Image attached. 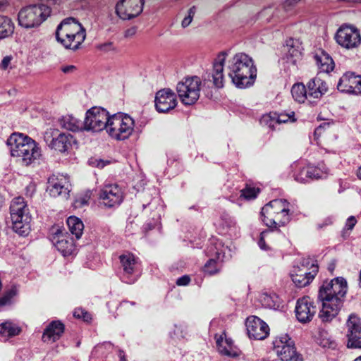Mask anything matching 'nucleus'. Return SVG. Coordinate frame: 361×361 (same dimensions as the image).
<instances>
[{"mask_svg": "<svg viewBox=\"0 0 361 361\" xmlns=\"http://www.w3.org/2000/svg\"><path fill=\"white\" fill-rule=\"evenodd\" d=\"M348 292V283L343 277H336L324 281L318 291V300L322 308L319 317L323 322H331L339 313Z\"/></svg>", "mask_w": 361, "mask_h": 361, "instance_id": "1", "label": "nucleus"}, {"mask_svg": "<svg viewBox=\"0 0 361 361\" xmlns=\"http://www.w3.org/2000/svg\"><path fill=\"white\" fill-rule=\"evenodd\" d=\"M11 157L22 166L28 167L39 164L42 158V148L34 139L21 133H13L7 139Z\"/></svg>", "mask_w": 361, "mask_h": 361, "instance_id": "2", "label": "nucleus"}, {"mask_svg": "<svg viewBox=\"0 0 361 361\" xmlns=\"http://www.w3.org/2000/svg\"><path fill=\"white\" fill-rule=\"evenodd\" d=\"M228 75L238 88L252 86L257 78V68L251 57L245 53H238L228 61Z\"/></svg>", "mask_w": 361, "mask_h": 361, "instance_id": "3", "label": "nucleus"}, {"mask_svg": "<svg viewBox=\"0 0 361 361\" xmlns=\"http://www.w3.org/2000/svg\"><path fill=\"white\" fill-rule=\"evenodd\" d=\"M290 204L285 199H274L262 208L260 219L269 228L280 231L291 220Z\"/></svg>", "mask_w": 361, "mask_h": 361, "instance_id": "4", "label": "nucleus"}, {"mask_svg": "<svg viewBox=\"0 0 361 361\" xmlns=\"http://www.w3.org/2000/svg\"><path fill=\"white\" fill-rule=\"evenodd\" d=\"M10 215L13 231L21 236H27L31 230L32 216L23 197H16L12 200Z\"/></svg>", "mask_w": 361, "mask_h": 361, "instance_id": "5", "label": "nucleus"}, {"mask_svg": "<svg viewBox=\"0 0 361 361\" xmlns=\"http://www.w3.org/2000/svg\"><path fill=\"white\" fill-rule=\"evenodd\" d=\"M135 121L128 114L118 112L111 115L106 131L112 139L125 140L134 131Z\"/></svg>", "mask_w": 361, "mask_h": 361, "instance_id": "6", "label": "nucleus"}, {"mask_svg": "<svg viewBox=\"0 0 361 361\" xmlns=\"http://www.w3.org/2000/svg\"><path fill=\"white\" fill-rule=\"evenodd\" d=\"M51 8L44 4H32L22 8L18 16V24L25 28L40 25L50 16Z\"/></svg>", "mask_w": 361, "mask_h": 361, "instance_id": "7", "label": "nucleus"}, {"mask_svg": "<svg viewBox=\"0 0 361 361\" xmlns=\"http://www.w3.org/2000/svg\"><path fill=\"white\" fill-rule=\"evenodd\" d=\"M44 140L47 145L58 153L67 152L75 142V137L70 133L60 131L57 128H49L44 133Z\"/></svg>", "mask_w": 361, "mask_h": 361, "instance_id": "8", "label": "nucleus"}, {"mask_svg": "<svg viewBox=\"0 0 361 361\" xmlns=\"http://www.w3.org/2000/svg\"><path fill=\"white\" fill-rule=\"evenodd\" d=\"M201 85L200 78L197 76L185 78L184 80L179 82L176 91L180 102L186 106L195 104L200 97Z\"/></svg>", "mask_w": 361, "mask_h": 361, "instance_id": "9", "label": "nucleus"}, {"mask_svg": "<svg viewBox=\"0 0 361 361\" xmlns=\"http://www.w3.org/2000/svg\"><path fill=\"white\" fill-rule=\"evenodd\" d=\"M334 39L339 46L348 50L357 48L361 44L360 30L348 23H343L338 28Z\"/></svg>", "mask_w": 361, "mask_h": 361, "instance_id": "10", "label": "nucleus"}, {"mask_svg": "<svg viewBox=\"0 0 361 361\" xmlns=\"http://www.w3.org/2000/svg\"><path fill=\"white\" fill-rule=\"evenodd\" d=\"M111 114L107 110L99 106H93L85 113L84 119L85 130L101 132L106 130Z\"/></svg>", "mask_w": 361, "mask_h": 361, "instance_id": "11", "label": "nucleus"}, {"mask_svg": "<svg viewBox=\"0 0 361 361\" xmlns=\"http://www.w3.org/2000/svg\"><path fill=\"white\" fill-rule=\"evenodd\" d=\"M273 345V350L280 361H303L302 355L297 351L294 341L287 334L276 338Z\"/></svg>", "mask_w": 361, "mask_h": 361, "instance_id": "12", "label": "nucleus"}, {"mask_svg": "<svg viewBox=\"0 0 361 361\" xmlns=\"http://www.w3.org/2000/svg\"><path fill=\"white\" fill-rule=\"evenodd\" d=\"M226 55V52L222 51L214 59L212 70L207 71L203 75V88L205 87L207 81L212 82L213 85L216 88H222L224 87V67Z\"/></svg>", "mask_w": 361, "mask_h": 361, "instance_id": "13", "label": "nucleus"}, {"mask_svg": "<svg viewBox=\"0 0 361 361\" xmlns=\"http://www.w3.org/2000/svg\"><path fill=\"white\" fill-rule=\"evenodd\" d=\"M124 199V193L118 184L104 185L99 192V200L104 207L113 208L119 206Z\"/></svg>", "mask_w": 361, "mask_h": 361, "instance_id": "14", "label": "nucleus"}, {"mask_svg": "<svg viewBox=\"0 0 361 361\" xmlns=\"http://www.w3.org/2000/svg\"><path fill=\"white\" fill-rule=\"evenodd\" d=\"M177 97L169 88H164L156 92L155 109L159 113H168L177 106Z\"/></svg>", "mask_w": 361, "mask_h": 361, "instance_id": "15", "label": "nucleus"}, {"mask_svg": "<svg viewBox=\"0 0 361 361\" xmlns=\"http://www.w3.org/2000/svg\"><path fill=\"white\" fill-rule=\"evenodd\" d=\"M144 0H120L116 6V14L123 20L139 16L143 8Z\"/></svg>", "mask_w": 361, "mask_h": 361, "instance_id": "16", "label": "nucleus"}, {"mask_svg": "<svg viewBox=\"0 0 361 361\" xmlns=\"http://www.w3.org/2000/svg\"><path fill=\"white\" fill-rule=\"evenodd\" d=\"M317 310L313 300L309 296H304L297 300L295 317L300 323L306 324L312 321Z\"/></svg>", "mask_w": 361, "mask_h": 361, "instance_id": "17", "label": "nucleus"}, {"mask_svg": "<svg viewBox=\"0 0 361 361\" xmlns=\"http://www.w3.org/2000/svg\"><path fill=\"white\" fill-rule=\"evenodd\" d=\"M247 335L250 339L264 340L269 335L268 324L257 316H250L245 322Z\"/></svg>", "mask_w": 361, "mask_h": 361, "instance_id": "18", "label": "nucleus"}, {"mask_svg": "<svg viewBox=\"0 0 361 361\" xmlns=\"http://www.w3.org/2000/svg\"><path fill=\"white\" fill-rule=\"evenodd\" d=\"M337 89L341 92L361 94V75L346 72L339 79Z\"/></svg>", "mask_w": 361, "mask_h": 361, "instance_id": "19", "label": "nucleus"}, {"mask_svg": "<svg viewBox=\"0 0 361 361\" xmlns=\"http://www.w3.org/2000/svg\"><path fill=\"white\" fill-rule=\"evenodd\" d=\"M348 348H361V319L351 314L347 321Z\"/></svg>", "mask_w": 361, "mask_h": 361, "instance_id": "20", "label": "nucleus"}, {"mask_svg": "<svg viewBox=\"0 0 361 361\" xmlns=\"http://www.w3.org/2000/svg\"><path fill=\"white\" fill-rule=\"evenodd\" d=\"M53 241L56 248L64 257L73 255L76 249L73 238L68 233H63L59 229L55 232Z\"/></svg>", "mask_w": 361, "mask_h": 361, "instance_id": "21", "label": "nucleus"}, {"mask_svg": "<svg viewBox=\"0 0 361 361\" xmlns=\"http://www.w3.org/2000/svg\"><path fill=\"white\" fill-rule=\"evenodd\" d=\"M47 190L54 197L60 195L66 197L69 194L71 184L66 176L53 175L49 178Z\"/></svg>", "mask_w": 361, "mask_h": 361, "instance_id": "22", "label": "nucleus"}, {"mask_svg": "<svg viewBox=\"0 0 361 361\" xmlns=\"http://www.w3.org/2000/svg\"><path fill=\"white\" fill-rule=\"evenodd\" d=\"M65 329V324L61 320H53L44 329L42 341L44 343H55L62 337Z\"/></svg>", "mask_w": 361, "mask_h": 361, "instance_id": "23", "label": "nucleus"}, {"mask_svg": "<svg viewBox=\"0 0 361 361\" xmlns=\"http://www.w3.org/2000/svg\"><path fill=\"white\" fill-rule=\"evenodd\" d=\"M82 31H85V29L81 23L74 18H68L57 26L55 35L56 38H60V37H70Z\"/></svg>", "mask_w": 361, "mask_h": 361, "instance_id": "24", "label": "nucleus"}, {"mask_svg": "<svg viewBox=\"0 0 361 361\" xmlns=\"http://www.w3.org/2000/svg\"><path fill=\"white\" fill-rule=\"evenodd\" d=\"M329 87L325 81L319 77L311 79L307 84V90L309 96V101L319 99L328 92Z\"/></svg>", "mask_w": 361, "mask_h": 361, "instance_id": "25", "label": "nucleus"}, {"mask_svg": "<svg viewBox=\"0 0 361 361\" xmlns=\"http://www.w3.org/2000/svg\"><path fill=\"white\" fill-rule=\"evenodd\" d=\"M86 32L82 31L78 34L71 35L70 37H60L56 38L57 42L63 45L66 49L77 50L80 48L81 44L85 41Z\"/></svg>", "mask_w": 361, "mask_h": 361, "instance_id": "26", "label": "nucleus"}, {"mask_svg": "<svg viewBox=\"0 0 361 361\" xmlns=\"http://www.w3.org/2000/svg\"><path fill=\"white\" fill-rule=\"evenodd\" d=\"M314 59L320 72L328 73L332 71L335 67L333 59L324 50L316 54Z\"/></svg>", "mask_w": 361, "mask_h": 361, "instance_id": "27", "label": "nucleus"}, {"mask_svg": "<svg viewBox=\"0 0 361 361\" xmlns=\"http://www.w3.org/2000/svg\"><path fill=\"white\" fill-rule=\"evenodd\" d=\"M120 263L123 271V276L129 279L135 273L137 260L135 256L128 252L119 256Z\"/></svg>", "mask_w": 361, "mask_h": 361, "instance_id": "28", "label": "nucleus"}, {"mask_svg": "<svg viewBox=\"0 0 361 361\" xmlns=\"http://www.w3.org/2000/svg\"><path fill=\"white\" fill-rule=\"evenodd\" d=\"M61 128L72 132H78L85 130L84 121H82L73 115H66L63 116L59 121Z\"/></svg>", "mask_w": 361, "mask_h": 361, "instance_id": "29", "label": "nucleus"}, {"mask_svg": "<svg viewBox=\"0 0 361 361\" xmlns=\"http://www.w3.org/2000/svg\"><path fill=\"white\" fill-rule=\"evenodd\" d=\"M259 300L262 305L267 308L279 310L283 307L282 300L275 293H263Z\"/></svg>", "mask_w": 361, "mask_h": 361, "instance_id": "30", "label": "nucleus"}, {"mask_svg": "<svg viewBox=\"0 0 361 361\" xmlns=\"http://www.w3.org/2000/svg\"><path fill=\"white\" fill-rule=\"evenodd\" d=\"M66 224L71 234L74 235L76 239H80L84 230V224L80 219L71 216L67 219Z\"/></svg>", "mask_w": 361, "mask_h": 361, "instance_id": "31", "label": "nucleus"}, {"mask_svg": "<svg viewBox=\"0 0 361 361\" xmlns=\"http://www.w3.org/2000/svg\"><path fill=\"white\" fill-rule=\"evenodd\" d=\"M317 274V269L314 268L313 271H310L309 276H302L298 274H291V279L295 285L298 288H303L308 286Z\"/></svg>", "mask_w": 361, "mask_h": 361, "instance_id": "32", "label": "nucleus"}, {"mask_svg": "<svg viewBox=\"0 0 361 361\" xmlns=\"http://www.w3.org/2000/svg\"><path fill=\"white\" fill-rule=\"evenodd\" d=\"M291 94L293 99L299 103H304L306 99L309 100L307 87L302 82L295 83L293 85Z\"/></svg>", "mask_w": 361, "mask_h": 361, "instance_id": "33", "label": "nucleus"}, {"mask_svg": "<svg viewBox=\"0 0 361 361\" xmlns=\"http://www.w3.org/2000/svg\"><path fill=\"white\" fill-rule=\"evenodd\" d=\"M14 24L9 18L0 15V39H4L13 33Z\"/></svg>", "mask_w": 361, "mask_h": 361, "instance_id": "34", "label": "nucleus"}, {"mask_svg": "<svg viewBox=\"0 0 361 361\" xmlns=\"http://www.w3.org/2000/svg\"><path fill=\"white\" fill-rule=\"evenodd\" d=\"M20 332V328L10 322H6L0 324V335L2 336L13 337L18 335Z\"/></svg>", "mask_w": 361, "mask_h": 361, "instance_id": "35", "label": "nucleus"}, {"mask_svg": "<svg viewBox=\"0 0 361 361\" xmlns=\"http://www.w3.org/2000/svg\"><path fill=\"white\" fill-rule=\"evenodd\" d=\"M286 45L288 48V55L291 58L298 59L302 55L300 44L298 39L289 38L286 41Z\"/></svg>", "mask_w": 361, "mask_h": 361, "instance_id": "36", "label": "nucleus"}, {"mask_svg": "<svg viewBox=\"0 0 361 361\" xmlns=\"http://www.w3.org/2000/svg\"><path fill=\"white\" fill-rule=\"evenodd\" d=\"M221 265L219 264L217 259H209L203 267V271L208 276H214L221 271Z\"/></svg>", "mask_w": 361, "mask_h": 361, "instance_id": "37", "label": "nucleus"}, {"mask_svg": "<svg viewBox=\"0 0 361 361\" xmlns=\"http://www.w3.org/2000/svg\"><path fill=\"white\" fill-rule=\"evenodd\" d=\"M259 192L260 189L259 188L246 185V186L240 190V198H243L246 200H252L255 199Z\"/></svg>", "mask_w": 361, "mask_h": 361, "instance_id": "38", "label": "nucleus"}, {"mask_svg": "<svg viewBox=\"0 0 361 361\" xmlns=\"http://www.w3.org/2000/svg\"><path fill=\"white\" fill-rule=\"evenodd\" d=\"M295 113L291 111L290 114H276L274 113L273 115H269L268 116H264L263 119L265 120L267 118H270L271 121H276L278 123H285L288 121H295V118H294Z\"/></svg>", "mask_w": 361, "mask_h": 361, "instance_id": "39", "label": "nucleus"}, {"mask_svg": "<svg viewBox=\"0 0 361 361\" xmlns=\"http://www.w3.org/2000/svg\"><path fill=\"white\" fill-rule=\"evenodd\" d=\"M225 343L227 346L223 345V338L221 336L219 338L216 340V345L218 347L219 351L224 355H227L229 357H235L236 355L235 353H232L231 348H232V341L230 338H226Z\"/></svg>", "mask_w": 361, "mask_h": 361, "instance_id": "40", "label": "nucleus"}, {"mask_svg": "<svg viewBox=\"0 0 361 361\" xmlns=\"http://www.w3.org/2000/svg\"><path fill=\"white\" fill-rule=\"evenodd\" d=\"M17 290L15 287H12L9 290L5 291L4 295L0 298V307L8 305L11 302V299L16 295Z\"/></svg>", "mask_w": 361, "mask_h": 361, "instance_id": "41", "label": "nucleus"}, {"mask_svg": "<svg viewBox=\"0 0 361 361\" xmlns=\"http://www.w3.org/2000/svg\"><path fill=\"white\" fill-rule=\"evenodd\" d=\"M305 173L309 174V180L322 178L325 174L321 169L314 166H307V171Z\"/></svg>", "mask_w": 361, "mask_h": 361, "instance_id": "42", "label": "nucleus"}, {"mask_svg": "<svg viewBox=\"0 0 361 361\" xmlns=\"http://www.w3.org/2000/svg\"><path fill=\"white\" fill-rule=\"evenodd\" d=\"M276 230H271V228L266 229L260 233V237L258 240L259 247L263 250H271V247L267 245L265 238H267L273 231Z\"/></svg>", "mask_w": 361, "mask_h": 361, "instance_id": "43", "label": "nucleus"}, {"mask_svg": "<svg viewBox=\"0 0 361 361\" xmlns=\"http://www.w3.org/2000/svg\"><path fill=\"white\" fill-rule=\"evenodd\" d=\"M300 266L309 271H313L314 268H317V272L319 271V267L317 264V260L309 257L302 258L300 262Z\"/></svg>", "mask_w": 361, "mask_h": 361, "instance_id": "44", "label": "nucleus"}, {"mask_svg": "<svg viewBox=\"0 0 361 361\" xmlns=\"http://www.w3.org/2000/svg\"><path fill=\"white\" fill-rule=\"evenodd\" d=\"M73 317L77 319H82L84 322H90L92 320V315L82 308H76L73 312Z\"/></svg>", "mask_w": 361, "mask_h": 361, "instance_id": "45", "label": "nucleus"}, {"mask_svg": "<svg viewBox=\"0 0 361 361\" xmlns=\"http://www.w3.org/2000/svg\"><path fill=\"white\" fill-rule=\"evenodd\" d=\"M307 166L302 168L297 173L294 174V179L299 183H305L309 181V174H306Z\"/></svg>", "mask_w": 361, "mask_h": 361, "instance_id": "46", "label": "nucleus"}, {"mask_svg": "<svg viewBox=\"0 0 361 361\" xmlns=\"http://www.w3.org/2000/svg\"><path fill=\"white\" fill-rule=\"evenodd\" d=\"M196 12V8L195 6H192L188 10V14L187 16H185L183 20H182V26L183 27H188L192 22V18L195 16V13Z\"/></svg>", "mask_w": 361, "mask_h": 361, "instance_id": "47", "label": "nucleus"}, {"mask_svg": "<svg viewBox=\"0 0 361 361\" xmlns=\"http://www.w3.org/2000/svg\"><path fill=\"white\" fill-rule=\"evenodd\" d=\"M357 223V220L355 216H350L347 219L345 222L344 230L352 231Z\"/></svg>", "mask_w": 361, "mask_h": 361, "instance_id": "48", "label": "nucleus"}, {"mask_svg": "<svg viewBox=\"0 0 361 361\" xmlns=\"http://www.w3.org/2000/svg\"><path fill=\"white\" fill-rule=\"evenodd\" d=\"M190 282V277L188 275H183L176 280V285L178 286H188Z\"/></svg>", "mask_w": 361, "mask_h": 361, "instance_id": "49", "label": "nucleus"}, {"mask_svg": "<svg viewBox=\"0 0 361 361\" xmlns=\"http://www.w3.org/2000/svg\"><path fill=\"white\" fill-rule=\"evenodd\" d=\"M310 271L307 270V269H305L300 266L295 267L293 270L292 271V274H301L302 276H309V273Z\"/></svg>", "mask_w": 361, "mask_h": 361, "instance_id": "50", "label": "nucleus"}, {"mask_svg": "<svg viewBox=\"0 0 361 361\" xmlns=\"http://www.w3.org/2000/svg\"><path fill=\"white\" fill-rule=\"evenodd\" d=\"M11 60H12V56H6L4 57V59L1 61V65H0L1 68L3 70L7 69L8 67V65L11 63Z\"/></svg>", "mask_w": 361, "mask_h": 361, "instance_id": "51", "label": "nucleus"}, {"mask_svg": "<svg viewBox=\"0 0 361 361\" xmlns=\"http://www.w3.org/2000/svg\"><path fill=\"white\" fill-rule=\"evenodd\" d=\"M98 49L101 51H108L113 49V44L111 42L104 43L99 45Z\"/></svg>", "mask_w": 361, "mask_h": 361, "instance_id": "52", "label": "nucleus"}, {"mask_svg": "<svg viewBox=\"0 0 361 361\" xmlns=\"http://www.w3.org/2000/svg\"><path fill=\"white\" fill-rule=\"evenodd\" d=\"M74 69H75V67L74 66H66L63 67L61 70L64 73H68L71 72Z\"/></svg>", "mask_w": 361, "mask_h": 361, "instance_id": "53", "label": "nucleus"}, {"mask_svg": "<svg viewBox=\"0 0 361 361\" xmlns=\"http://www.w3.org/2000/svg\"><path fill=\"white\" fill-rule=\"evenodd\" d=\"M118 357L120 358V361H128L123 350H118Z\"/></svg>", "mask_w": 361, "mask_h": 361, "instance_id": "54", "label": "nucleus"}, {"mask_svg": "<svg viewBox=\"0 0 361 361\" xmlns=\"http://www.w3.org/2000/svg\"><path fill=\"white\" fill-rule=\"evenodd\" d=\"M299 1L298 0H286L285 1V6H292L298 4Z\"/></svg>", "mask_w": 361, "mask_h": 361, "instance_id": "55", "label": "nucleus"}, {"mask_svg": "<svg viewBox=\"0 0 361 361\" xmlns=\"http://www.w3.org/2000/svg\"><path fill=\"white\" fill-rule=\"evenodd\" d=\"M226 223L228 224V226H232L233 225V221L231 217L226 216Z\"/></svg>", "mask_w": 361, "mask_h": 361, "instance_id": "56", "label": "nucleus"}, {"mask_svg": "<svg viewBox=\"0 0 361 361\" xmlns=\"http://www.w3.org/2000/svg\"><path fill=\"white\" fill-rule=\"evenodd\" d=\"M335 269V264H330L328 267V270L331 272L332 274Z\"/></svg>", "mask_w": 361, "mask_h": 361, "instance_id": "57", "label": "nucleus"}, {"mask_svg": "<svg viewBox=\"0 0 361 361\" xmlns=\"http://www.w3.org/2000/svg\"><path fill=\"white\" fill-rule=\"evenodd\" d=\"M205 94H206V97H208V98H212V91H208L207 93H205Z\"/></svg>", "mask_w": 361, "mask_h": 361, "instance_id": "58", "label": "nucleus"}, {"mask_svg": "<svg viewBox=\"0 0 361 361\" xmlns=\"http://www.w3.org/2000/svg\"><path fill=\"white\" fill-rule=\"evenodd\" d=\"M357 176L360 179H361V166L359 168L357 171Z\"/></svg>", "mask_w": 361, "mask_h": 361, "instance_id": "59", "label": "nucleus"}, {"mask_svg": "<svg viewBox=\"0 0 361 361\" xmlns=\"http://www.w3.org/2000/svg\"><path fill=\"white\" fill-rule=\"evenodd\" d=\"M353 361H361V356H360V357H357V358H356V359H355Z\"/></svg>", "mask_w": 361, "mask_h": 361, "instance_id": "60", "label": "nucleus"}, {"mask_svg": "<svg viewBox=\"0 0 361 361\" xmlns=\"http://www.w3.org/2000/svg\"><path fill=\"white\" fill-rule=\"evenodd\" d=\"M133 281V279H129V280H128V281H126V283H132Z\"/></svg>", "mask_w": 361, "mask_h": 361, "instance_id": "61", "label": "nucleus"}, {"mask_svg": "<svg viewBox=\"0 0 361 361\" xmlns=\"http://www.w3.org/2000/svg\"><path fill=\"white\" fill-rule=\"evenodd\" d=\"M131 30H128L127 32H126V35H128L130 34H131Z\"/></svg>", "mask_w": 361, "mask_h": 361, "instance_id": "62", "label": "nucleus"}, {"mask_svg": "<svg viewBox=\"0 0 361 361\" xmlns=\"http://www.w3.org/2000/svg\"><path fill=\"white\" fill-rule=\"evenodd\" d=\"M131 30H128L127 32H126V35H128L130 34H131Z\"/></svg>", "mask_w": 361, "mask_h": 361, "instance_id": "63", "label": "nucleus"}, {"mask_svg": "<svg viewBox=\"0 0 361 361\" xmlns=\"http://www.w3.org/2000/svg\"><path fill=\"white\" fill-rule=\"evenodd\" d=\"M216 255L217 259H219L220 253L219 252H216Z\"/></svg>", "mask_w": 361, "mask_h": 361, "instance_id": "64", "label": "nucleus"}]
</instances>
